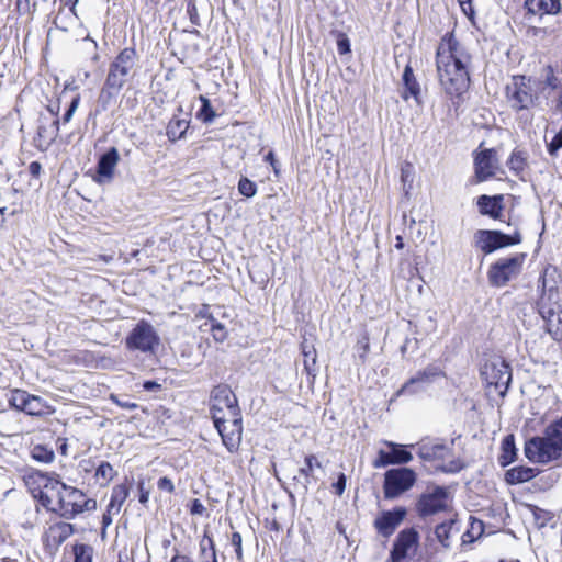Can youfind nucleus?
Segmentation results:
<instances>
[{
    "mask_svg": "<svg viewBox=\"0 0 562 562\" xmlns=\"http://www.w3.org/2000/svg\"><path fill=\"white\" fill-rule=\"evenodd\" d=\"M472 56L453 33L445 34L437 47L436 66L440 86L450 97H460L470 83Z\"/></svg>",
    "mask_w": 562,
    "mask_h": 562,
    "instance_id": "obj_1",
    "label": "nucleus"
},
{
    "mask_svg": "<svg viewBox=\"0 0 562 562\" xmlns=\"http://www.w3.org/2000/svg\"><path fill=\"white\" fill-rule=\"evenodd\" d=\"M41 477L45 482L38 499L46 509L70 520L97 508L95 499L88 498L82 491L60 482L57 474H41Z\"/></svg>",
    "mask_w": 562,
    "mask_h": 562,
    "instance_id": "obj_2",
    "label": "nucleus"
},
{
    "mask_svg": "<svg viewBox=\"0 0 562 562\" xmlns=\"http://www.w3.org/2000/svg\"><path fill=\"white\" fill-rule=\"evenodd\" d=\"M538 313L546 324L547 333L555 341L562 340V305L559 302V293L551 288L544 292L537 302Z\"/></svg>",
    "mask_w": 562,
    "mask_h": 562,
    "instance_id": "obj_3",
    "label": "nucleus"
},
{
    "mask_svg": "<svg viewBox=\"0 0 562 562\" xmlns=\"http://www.w3.org/2000/svg\"><path fill=\"white\" fill-rule=\"evenodd\" d=\"M526 257L525 252H516L513 256L497 259L487 271L490 285L504 288L516 279L522 271Z\"/></svg>",
    "mask_w": 562,
    "mask_h": 562,
    "instance_id": "obj_4",
    "label": "nucleus"
},
{
    "mask_svg": "<svg viewBox=\"0 0 562 562\" xmlns=\"http://www.w3.org/2000/svg\"><path fill=\"white\" fill-rule=\"evenodd\" d=\"M418 457L426 462L447 461L438 465L443 472L454 473L462 469V463L459 460L451 459L452 448L438 440H424L418 445Z\"/></svg>",
    "mask_w": 562,
    "mask_h": 562,
    "instance_id": "obj_5",
    "label": "nucleus"
},
{
    "mask_svg": "<svg viewBox=\"0 0 562 562\" xmlns=\"http://www.w3.org/2000/svg\"><path fill=\"white\" fill-rule=\"evenodd\" d=\"M139 56L135 48L125 47L122 49L111 61L106 80L109 86L112 83L114 87H124L128 78L133 76Z\"/></svg>",
    "mask_w": 562,
    "mask_h": 562,
    "instance_id": "obj_6",
    "label": "nucleus"
},
{
    "mask_svg": "<svg viewBox=\"0 0 562 562\" xmlns=\"http://www.w3.org/2000/svg\"><path fill=\"white\" fill-rule=\"evenodd\" d=\"M159 342L156 329L146 321H139L125 339L128 350H138L145 353L154 352Z\"/></svg>",
    "mask_w": 562,
    "mask_h": 562,
    "instance_id": "obj_7",
    "label": "nucleus"
},
{
    "mask_svg": "<svg viewBox=\"0 0 562 562\" xmlns=\"http://www.w3.org/2000/svg\"><path fill=\"white\" fill-rule=\"evenodd\" d=\"M210 405L213 422H215V417H231L232 415L240 414L237 397L226 384L213 387Z\"/></svg>",
    "mask_w": 562,
    "mask_h": 562,
    "instance_id": "obj_8",
    "label": "nucleus"
},
{
    "mask_svg": "<svg viewBox=\"0 0 562 562\" xmlns=\"http://www.w3.org/2000/svg\"><path fill=\"white\" fill-rule=\"evenodd\" d=\"M416 482V473L409 468H395L384 474L383 492L386 499H393L411 490Z\"/></svg>",
    "mask_w": 562,
    "mask_h": 562,
    "instance_id": "obj_9",
    "label": "nucleus"
},
{
    "mask_svg": "<svg viewBox=\"0 0 562 562\" xmlns=\"http://www.w3.org/2000/svg\"><path fill=\"white\" fill-rule=\"evenodd\" d=\"M506 97L510 106L516 110H527L533 105L535 94L531 79L526 76H514L506 86Z\"/></svg>",
    "mask_w": 562,
    "mask_h": 562,
    "instance_id": "obj_10",
    "label": "nucleus"
},
{
    "mask_svg": "<svg viewBox=\"0 0 562 562\" xmlns=\"http://www.w3.org/2000/svg\"><path fill=\"white\" fill-rule=\"evenodd\" d=\"M474 240L475 246L487 255L499 248L520 244L521 235L518 232L508 235L499 231L480 229L475 233Z\"/></svg>",
    "mask_w": 562,
    "mask_h": 562,
    "instance_id": "obj_11",
    "label": "nucleus"
},
{
    "mask_svg": "<svg viewBox=\"0 0 562 562\" xmlns=\"http://www.w3.org/2000/svg\"><path fill=\"white\" fill-rule=\"evenodd\" d=\"M488 385H493L501 396H505L512 382L510 366L498 358L486 362L481 371Z\"/></svg>",
    "mask_w": 562,
    "mask_h": 562,
    "instance_id": "obj_12",
    "label": "nucleus"
},
{
    "mask_svg": "<svg viewBox=\"0 0 562 562\" xmlns=\"http://www.w3.org/2000/svg\"><path fill=\"white\" fill-rule=\"evenodd\" d=\"M445 376L443 371L436 364H429L419 370L395 393L396 396L415 395L425 392L437 379Z\"/></svg>",
    "mask_w": 562,
    "mask_h": 562,
    "instance_id": "obj_13",
    "label": "nucleus"
},
{
    "mask_svg": "<svg viewBox=\"0 0 562 562\" xmlns=\"http://www.w3.org/2000/svg\"><path fill=\"white\" fill-rule=\"evenodd\" d=\"M524 451L526 458L533 463L546 464L561 457L554 445H551L543 435L528 439L525 442Z\"/></svg>",
    "mask_w": 562,
    "mask_h": 562,
    "instance_id": "obj_14",
    "label": "nucleus"
},
{
    "mask_svg": "<svg viewBox=\"0 0 562 562\" xmlns=\"http://www.w3.org/2000/svg\"><path fill=\"white\" fill-rule=\"evenodd\" d=\"M213 423L228 451L233 452L237 450L241 441V415L215 417V422Z\"/></svg>",
    "mask_w": 562,
    "mask_h": 562,
    "instance_id": "obj_15",
    "label": "nucleus"
},
{
    "mask_svg": "<svg viewBox=\"0 0 562 562\" xmlns=\"http://www.w3.org/2000/svg\"><path fill=\"white\" fill-rule=\"evenodd\" d=\"M9 404L11 407L32 416L44 415L48 408L43 398L29 394L23 390L12 391L9 397Z\"/></svg>",
    "mask_w": 562,
    "mask_h": 562,
    "instance_id": "obj_16",
    "label": "nucleus"
},
{
    "mask_svg": "<svg viewBox=\"0 0 562 562\" xmlns=\"http://www.w3.org/2000/svg\"><path fill=\"white\" fill-rule=\"evenodd\" d=\"M448 492L445 487L437 486L432 491L420 495L417 503V512L420 516L435 515L447 508Z\"/></svg>",
    "mask_w": 562,
    "mask_h": 562,
    "instance_id": "obj_17",
    "label": "nucleus"
},
{
    "mask_svg": "<svg viewBox=\"0 0 562 562\" xmlns=\"http://www.w3.org/2000/svg\"><path fill=\"white\" fill-rule=\"evenodd\" d=\"M419 542V535L414 528H406L397 535L391 550L392 562H401L411 550H415Z\"/></svg>",
    "mask_w": 562,
    "mask_h": 562,
    "instance_id": "obj_18",
    "label": "nucleus"
},
{
    "mask_svg": "<svg viewBox=\"0 0 562 562\" xmlns=\"http://www.w3.org/2000/svg\"><path fill=\"white\" fill-rule=\"evenodd\" d=\"M59 132V121L50 120L41 115L38 119L37 133L34 137V146L41 151H45L56 139Z\"/></svg>",
    "mask_w": 562,
    "mask_h": 562,
    "instance_id": "obj_19",
    "label": "nucleus"
},
{
    "mask_svg": "<svg viewBox=\"0 0 562 562\" xmlns=\"http://www.w3.org/2000/svg\"><path fill=\"white\" fill-rule=\"evenodd\" d=\"M406 516L404 507H396L392 510L382 512L374 520V527L379 535L389 538L394 533Z\"/></svg>",
    "mask_w": 562,
    "mask_h": 562,
    "instance_id": "obj_20",
    "label": "nucleus"
},
{
    "mask_svg": "<svg viewBox=\"0 0 562 562\" xmlns=\"http://www.w3.org/2000/svg\"><path fill=\"white\" fill-rule=\"evenodd\" d=\"M120 160L119 151L111 147L106 153L100 156L97 164V175L94 181L99 184L110 183L114 176V169Z\"/></svg>",
    "mask_w": 562,
    "mask_h": 562,
    "instance_id": "obj_21",
    "label": "nucleus"
},
{
    "mask_svg": "<svg viewBox=\"0 0 562 562\" xmlns=\"http://www.w3.org/2000/svg\"><path fill=\"white\" fill-rule=\"evenodd\" d=\"M475 177L479 182L485 181L495 175L497 157L494 149H484L474 157Z\"/></svg>",
    "mask_w": 562,
    "mask_h": 562,
    "instance_id": "obj_22",
    "label": "nucleus"
},
{
    "mask_svg": "<svg viewBox=\"0 0 562 562\" xmlns=\"http://www.w3.org/2000/svg\"><path fill=\"white\" fill-rule=\"evenodd\" d=\"M74 533V526L69 522L59 521L48 527L44 541L46 547L57 550Z\"/></svg>",
    "mask_w": 562,
    "mask_h": 562,
    "instance_id": "obj_23",
    "label": "nucleus"
},
{
    "mask_svg": "<svg viewBox=\"0 0 562 562\" xmlns=\"http://www.w3.org/2000/svg\"><path fill=\"white\" fill-rule=\"evenodd\" d=\"M305 465L299 470L300 476H294V486L300 488L303 494L308 491L311 479L314 477L313 472L315 469H322V463L314 454H308L304 460Z\"/></svg>",
    "mask_w": 562,
    "mask_h": 562,
    "instance_id": "obj_24",
    "label": "nucleus"
},
{
    "mask_svg": "<svg viewBox=\"0 0 562 562\" xmlns=\"http://www.w3.org/2000/svg\"><path fill=\"white\" fill-rule=\"evenodd\" d=\"M524 8L530 15L558 14L561 11L560 0H526Z\"/></svg>",
    "mask_w": 562,
    "mask_h": 562,
    "instance_id": "obj_25",
    "label": "nucleus"
},
{
    "mask_svg": "<svg viewBox=\"0 0 562 562\" xmlns=\"http://www.w3.org/2000/svg\"><path fill=\"white\" fill-rule=\"evenodd\" d=\"M402 82L404 87V91L402 92V98L404 100H407L409 97H412L417 104L422 103L420 94L422 89L420 85L417 81L413 68L411 65H406L402 75Z\"/></svg>",
    "mask_w": 562,
    "mask_h": 562,
    "instance_id": "obj_26",
    "label": "nucleus"
},
{
    "mask_svg": "<svg viewBox=\"0 0 562 562\" xmlns=\"http://www.w3.org/2000/svg\"><path fill=\"white\" fill-rule=\"evenodd\" d=\"M504 196L502 194L498 195H486L483 194L477 199V206L483 215H488L492 218H499L503 210L502 201Z\"/></svg>",
    "mask_w": 562,
    "mask_h": 562,
    "instance_id": "obj_27",
    "label": "nucleus"
},
{
    "mask_svg": "<svg viewBox=\"0 0 562 562\" xmlns=\"http://www.w3.org/2000/svg\"><path fill=\"white\" fill-rule=\"evenodd\" d=\"M538 474V470L530 467H514L506 471L505 481L510 484H521L532 480Z\"/></svg>",
    "mask_w": 562,
    "mask_h": 562,
    "instance_id": "obj_28",
    "label": "nucleus"
},
{
    "mask_svg": "<svg viewBox=\"0 0 562 562\" xmlns=\"http://www.w3.org/2000/svg\"><path fill=\"white\" fill-rule=\"evenodd\" d=\"M122 87H114L112 83L109 86V80L105 79L104 85L98 97V105L102 111H106L116 100Z\"/></svg>",
    "mask_w": 562,
    "mask_h": 562,
    "instance_id": "obj_29",
    "label": "nucleus"
},
{
    "mask_svg": "<svg viewBox=\"0 0 562 562\" xmlns=\"http://www.w3.org/2000/svg\"><path fill=\"white\" fill-rule=\"evenodd\" d=\"M517 457V449L515 446L514 435H507L502 441V453L498 457V463L501 467H507L515 461Z\"/></svg>",
    "mask_w": 562,
    "mask_h": 562,
    "instance_id": "obj_30",
    "label": "nucleus"
},
{
    "mask_svg": "<svg viewBox=\"0 0 562 562\" xmlns=\"http://www.w3.org/2000/svg\"><path fill=\"white\" fill-rule=\"evenodd\" d=\"M301 348H302V353L304 357V361H303L304 370L310 376H312L314 379L316 376V371H317L316 370V359H317L316 350L312 344L307 342L306 339L302 342Z\"/></svg>",
    "mask_w": 562,
    "mask_h": 562,
    "instance_id": "obj_31",
    "label": "nucleus"
},
{
    "mask_svg": "<svg viewBox=\"0 0 562 562\" xmlns=\"http://www.w3.org/2000/svg\"><path fill=\"white\" fill-rule=\"evenodd\" d=\"M546 439L562 454V417L551 423L543 431Z\"/></svg>",
    "mask_w": 562,
    "mask_h": 562,
    "instance_id": "obj_32",
    "label": "nucleus"
},
{
    "mask_svg": "<svg viewBox=\"0 0 562 562\" xmlns=\"http://www.w3.org/2000/svg\"><path fill=\"white\" fill-rule=\"evenodd\" d=\"M189 127V121L186 119L173 117L167 125V136L169 140L176 142L182 138Z\"/></svg>",
    "mask_w": 562,
    "mask_h": 562,
    "instance_id": "obj_33",
    "label": "nucleus"
},
{
    "mask_svg": "<svg viewBox=\"0 0 562 562\" xmlns=\"http://www.w3.org/2000/svg\"><path fill=\"white\" fill-rule=\"evenodd\" d=\"M385 445L390 449L389 451L391 453L393 464L408 463L413 459L412 453L404 449L402 445L392 441H386Z\"/></svg>",
    "mask_w": 562,
    "mask_h": 562,
    "instance_id": "obj_34",
    "label": "nucleus"
},
{
    "mask_svg": "<svg viewBox=\"0 0 562 562\" xmlns=\"http://www.w3.org/2000/svg\"><path fill=\"white\" fill-rule=\"evenodd\" d=\"M116 472L113 467L106 462L102 461L95 469L94 477L97 482H99L100 486H106L113 480Z\"/></svg>",
    "mask_w": 562,
    "mask_h": 562,
    "instance_id": "obj_35",
    "label": "nucleus"
},
{
    "mask_svg": "<svg viewBox=\"0 0 562 562\" xmlns=\"http://www.w3.org/2000/svg\"><path fill=\"white\" fill-rule=\"evenodd\" d=\"M199 99L201 101V108L196 113V119L201 120L203 123L209 124L213 122L216 115L215 111L213 110L211 102L206 97L200 95Z\"/></svg>",
    "mask_w": 562,
    "mask_h": 562,
    "instance_id": "obj_36",
    "label": "nucleus"
},
{
    "mask_svg": "<svg viewBox=\"0 0 562 562\" xmlns=\"http://www.w3.org/2000/svg\"><path fill=\"white\" fill-rule=\"evenodd\" d=\"M454 524V520L453 519H450L448 521H445V522H441L439 524L436 529H435V535H436V538L438 539V541L445 547V548H449L450 547V542H449V539H450V532H451V529H452V526Z\"/></svg>",
    "mask_w": 562,
    "mask_h": 562,
    "instance_id": "obj_37",
    "label": "nucleus"
},
{
    "mask_svg": "<svg viewBox=\"0 0 562 562\" xmlns=\"http://www.w3.org/2000/svg\"><path fill=\"white\" fill-rule=\"evenodd\" d=\"M74 562H92L93 548L86 543H77L74 546Z\"/></svg>",
    "mask_w": 562,
    "mask_h": 562,
    "instance_id": "obj_38",
    "label": "nucleus"
},
{
    "mask_svg": "<svg viewBox=\"0 0 562 562\" xmlns=\"http://www.w3.org/2000/svg\"><path fill=\"white\" fill-rule=\"evenodd\" d=\"M31 456L34 460L43 463H50L55 458L54 451L42 445L34 446Z\"/></svg>",
    "mask_w": 562,
    "mask_h": 562,
    "instance_id": "obj_39",
    "label": "nucleus"
},
{
    "mask_svg": "<svg viewBox=\"0 0 562 562\" xmlns=\"http://www.w3.org/2000/svg\"><path fill=\"white\" fill-rule=\"evenodd\" d=\"M209 321V330H211L214 340L217 342H223L227 338V330L225 326L216 321L213 316H210Z\"/></svg>",
    "mask_w": 562,
    "mask_h": 562,
    "instance_id": "obj_40",
    "label": "nucleus"
},
{
    "mask_svg": "<svg viewBox=\"0 0 562 562\" xmlns=\"http://www.w3.org/2000/svg\"><path fill=\"white\" fill-rule=\"evenodd\" d=\"M508 167L510 170L515 171L516 175H518L520 171L524 170L526 165V157L522 151L515 150L510 155L508 162Z\"/></svg>",
    "mask_w": 562,
    "mask_h": 562,
    "instance_id": "obj_41",
    "label": "nucleus"
},
{
    "mask_svg": "<svg viewBox=\"0 0 562 562\" xmlns=\"http://www.w3.org/2000/svg\"><path fill=\"white\" fill-rule=\"evenodd\" d=\"M69 14H70V10L68 12H65V9H63V7H59L58 12H57L55 19L53 20V24L61 31H67L69 24H71L74 22V19L76 18V16H71V19H69L68 18Z\"/></svg>",
    "mask_w": 562,
    "mask_h": 562,
    "instance_id": "obj_42",
    "label": "nucleus"
},
{
    "mask_svg": "<svg viewBox=\"0 0 562 562\" xmlns=\"http://www.w3.org/2000/svg\"><path fill=\"white\" fill-rule=\"evenodd\" d=\"M127 496H128V488L125 485H123V484L115 485L112 488L110 502L115 504L117 507H122V505L124 504Z\"/></svg>",
    "mask_w": 562,
    "mask_h": 562,
    "instance_id": "obj_43",
    "label": "nucleus"
},
{
    "mask_svg": "<svg viewBox=\"0 0 562 562\" xmlns=\"http://www.w3.org/2000/svg\"><path fill=\"white\" fill-rule=\"evenodd\" d=\"M238 192L246 198H252L257 193V184L248 178L241 177L238 182Z\"/></svg>",
    "mask_w": 562,
    "mask_h": 562,
    "instance_id": "obj_44",
    "label": "nucleus"
},
{
    "mask_svg": "<svg viewBox=\"0 0 562 562\" xmlns=\"http://www.w3.org/2000/svg\"><path fill=\"white\" fill-rule=\"evenodd\" d=\"M337 50L340 55H346L351 52L350 41L342 32H336Z\"/></svg>",
    "mask_w": 562,
    "mask_h": 562,
    "instance_id": "obj_45",
    "label": "nucleus"
},
{
    "mask_svg": "<svg viewBox=\"0 0 562 562\" xmlns=\"http://www.w3.org/2000/svg\"><path fill=\"white\" fill-rule=\"evenodd\" d=\"M544 82L546 86L550 87L551 89H557L560 85V79L554 74V70L551 66H547L544 69Z\"/></svg>",
    "mask_w": 562,
    "mask_h": 562,
    "instance_id": "obj_46",
    "label": "nucleus"
},
{
    "mask_svg": "<svg viewBox=\"0 0 562 562\" xmlns=\"http://www.w3.org/2000/svg\"><path fill=\"white\" fill-rule=\"evenodd\" d=\"M390 464H393L390 451L380 450L378 453V458L373 461V467L385 468Z\"/></svg>",
    "mask_w": 562,
    "mask_h": 562,
    "instance_id": "obj_47",
    "label": "nucleus"
},
{
    "mask_svg": "<svg viewBox=\"0 0 562 562\" xmlns=\"http://www.w3.org/2000/svg\"><path fill=\"white\" fill-rule=\"evenodd\" d=\"M16 10L20 14L32 13L36 10V2L31 5L30 0H16Z\"/></svg>",
    "mask_w": 562,
    "mask_h": 562,
    "instance_id": "obj_48",
    "label": "nucleus"
},
{
    "mask_svg": "<svg viewBox=\"0 0 562 562\" xmlns=\"http://www.w3.org/2000/svg\"><path fill=\"white\" fill-rule=\"evenodd\" d=\"M232 544L235 547L236 558L238 561L243 560L241 536L239 532H233L231 538Z\"/></svg>",
    "mask_w": 562,
    "mask_h": 562,
    "instance_id": "obj_49",
    "label": "nucleus"
},
{
    "mask_svg": "<svg viewBox=\"0 0 562 562\" xmlns=\"http://www.w3.org/2000/svg\"><path fill=\"white\" fill-rule=\"evenodd\" d=\"M78 105H79V97H76V98L72 99L68 110L65 112V114L63 116V122L64 123H68L71 120V117H72L74 113L76 112Z\"/></svg>",
    "mask_w": 562,
    "mask_h": 562,
    "instance_id": "obj_50",
    "label": "nucleus"
},
{
    "mask_svg": "<svg viewBox=\"0 0 562 562\" xmlns=\"http://www.w3.org/2000/svg\"><path fill=\"white\" fill-rule=\"evenodd\" d=\"M333 487L335 490V493L338 496H341L346 488V476L345 474H340L337 479V481L333 484Z\"/></svg>",
    "mask_w": 562,
    "mask_h": 562,
    "instance_id": "obj_51",
    "label": "nucleus"
},
{
    "mask_svg": "<svg viewBox=\"0 0 562 562\" xmlns=\"http://www.w3.org/2000/svg\"><path fill=\"white\" fill-rule=\"evenodd\" d=\"M157 486L159 490L167 491L169 493H172L175 490L172 481L167 476L160 477L158 480Z\"/></svg>",
    "mask_w": 562,
    "mask_h": 562,
    "instance_id": "obj_52",
    "label": "nucleus"
},
{
    "mask_svg": "<svg viewBox=\"0 0 562 562\" xmlns=\"http://www.w3.org/2000/svg\"><path fill=\"white\" fill-rule=\"evenodd\" d=\"M78 3V0H59V7H63V9L69 8L70 14L68 15L69 19L71 16H76V5Z\"/></svg>",
    "mask_w": 562,
    "mask_h": 562,
    "instance_id": "obj_53",
    "label": "nucleus"
},
{
    "mask_svg": "<svg viewBox=\"0 0 562 562\" xmlns=\"http://www.w3.org/2000/svg\"><path fill=\"white\" fill-rule=\"evenodd\" d=\"M112 400L122 408L135 409L137 407L136 403L130 402L128 400H119L115 396H112Z\"/></svg>",
    "mask_w": 562,
    "mask_h": 562,
    "instance_id": "obj_54",
    "label": "nucleus"
},
{
    "mask_svg": "<svg viewBox=\"0 0 562 562\" xmlns=\"http://www.w3.org/2000/svg\"><path fill=\"white\" fill-rule=\"evenodd\" d=\"M461 7L462 12L469 18L473 19L474 16V9L472 7V1L469 0V2L459 3Z\"/></svg>",
    "mask_w": 562,
    "mask_h": 562,
    "instance_id": "obj_55",
    "label": "nucleus"
},
{
    "mask_svg": "<svg viewBox=\"0 0 562 562\" xmlns=\"http://www.w3.org/2000/svg\"><path fill=\"white\" fill-rule=\"evenodd\" d=\"M144 482L138 483V490H139V503L146 504L149 499V492L145 490Z\"/></svg>",
    "mask_w": 562,
    "mask_h": 562,
    "instance_id": "obj_56",
    "label": "nucleus"
},
{
    "mask_svg": "<svg viewBox=\"0 0 562 562\" xmlns=\"http://www.w3.org/2000/svg\"><path fill=\"white\" fill-rule=\"evenodd\" d=\"M212 316L210 313H209V307L206 305L203 306V308H201L198 314H196V318L201 317V318H205V323L201 325V328L202 327H206L209 324H210V321H209V317Z\"/></svg>",
    "mask_w": 562,
    "mask_h": 562,
    "instance_id": "obj_57",
    "label": "nucleus"
},
{
    "mask_svg": "<svg viewBox=\"0 0 562 562\" xmlns=\"http://www.w3.org/2000/svg\"><path fill=\"white\" fill-rule=\"evenodd\" d=\"M29 171L33 177H38L42 171V165L38 161H32L29 166Z\"/></svg>",
    "mask_w": 562,
    "mask_h": 562,
    "instance_id": "obj_58",
    "label": "nucleus"
},
{
    "mask_svg": "<svg viewBox=\"0 0 562 562\" xmlns=\"http://www.w3.org/2000/svg\"><path fill=\"white\" fill-rule=\"evenodd\" d=\"M112 515L111 514H108V513H104L103 516H102V536L105 535V530L106 528L112 524Z\"/></svg>",
    "mask_w": 562,
    "mask_h": 562,
    "instance_id": "obj_59",
    "label": "nucleus"
},
{
    "mask_svg": "<svg viewBox=\"0 0 562 562\" xmlns=\"http://www.w3.org/2000/svg\"><path fill=\"white\" fill-rule=\"evenodd\" d=\"M204 539H207L209 547L212 550V562H218L217 558H216V551H215V546H214L213 540L210 537H207L206 535L204 536Z\"/></svg>",
    "mask_w": 562,
    "mask_h": 562,
    "instance_id": "obj_60",
    "label": "nucleus"
},
{
    "mask_svg": "<svg viewBox=\"0 0 562 562\" xmlns=\"http://www.w3.org/2000/svg\"><path fill=\"white\" fill-rule=\"evenodd\" d=\"M143 386L146 391H154L160 387V385L155 381H146Z\"/></svg>",
    "mask_w": 562,
    "mask_h": 562,
    "instance_id": "obj_61",
    "label": "nucleus"
},
{
    "mask_svg": "<svg viewBox=\"0 0 562 562\" xmlns=\"http://www.w3.org/2000/svg\"><path fill=\"white\" fill-rule=\"evenodd\" d=\"M121 510V507H117L115 504H113L112 502L109 503L108 505V508H106V513L108 514H111V515H116L119 514Z\"/></svg>",
    "mask_w": 562,
    "mask_h": 562,
    "instance_id": "obj_62",
    "label": "nucleus"
},
{
    "mask_svg": "<svg viewBox=\"0 0 562 562\" xmlns=\"http://www.w3.org/2000/svg\"><path fill=\"white\" fill-rule=\"evenodd\" d=\"M170 562H191V560L187 555L176 554Z\"/></svg>",
    "mask_w": 562,
    "mask_h": 562,
    "instance_id": "obj_63",
    "label": "nucleus"
},
{
    "mask_svg": "<svg viewBox=\"0 0 562 562\" xmlns=\"http://www.w3.org/2000/svg\"><path fill=\"white\" fill-rule=\"evenodd\" d=\"M203 509H204L203 505L201 503H199V501L195 499L193 507H192V513L201 514L203 512Z\"/></svg>",
    "mask_w": 562,
    "mask_h": 562,
    "instance_id": "obj_64",
    "label": "nucleus"
}]
</instances>
